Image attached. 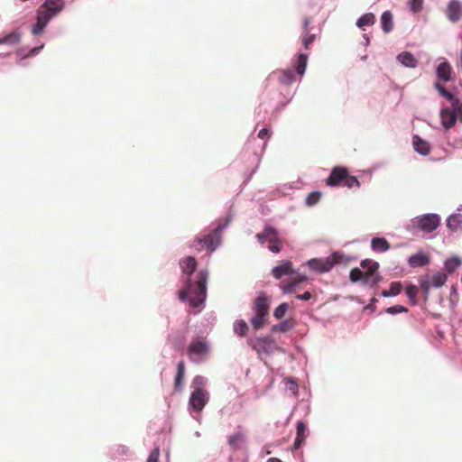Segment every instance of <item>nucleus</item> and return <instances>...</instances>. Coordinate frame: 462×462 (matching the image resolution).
Here are the masks:
<instances>
[{
  "label": "nucleus",
  "instance_id": "1",
  "mask_svg": "<svg viewBox=\"0 0 462 462\" xmlns=\"http://www.w3.org/2000/svg\"><path fill=\"white\" fill-rule=\"evenodd\" d=\"M180 267L183 273V282L185 287L179 291V299L185 301L188 299L192 308H198L202 305L207 298V282L208 279V271L200 270L198 273V280L193 282L191 275L197 268V261L192 256H187L180 261Z\"/></svg>",
  "mask_w": 462,
  "mask_h": 462
},
{
  "label": "nucleus",
  "instance_id": "2",
  "mask_svg": "<svg viewBox=\"0 0 462 462\" xmlns=\"http://www.w3.org/2000/svg\"><path fill=\"white\" fill-rule=\"evenodd\" d=\"M64 7V0H45L37 11L36 22L31 29L32 34L38 36L43 33L49 23L60 14Z\"/></svg>",
  "mask_w": 462,
  "mask_h": 462
},
{
  "label": "nucleus",
  "instance_id": "3",
  "mask_svg": "<svg viewBox=\"0 0 462 462\" xmlns=\"http://www.w3.org/2000/svg\"><path fill=\"white\" fill-rule=\"evenodd\" d=\"M439 223L440 217L438 214L429 213L413 217L405 228L412 235H418L420 231L430 233L438 228Z\"/></svg>",
  "mask_w": 462,
  "mask_h": 462
},
{
  "label": "nucleus",
  "instance_id": "4",
  "mask_svg": "<svg viewBox=\"0 0 462 462\" xmlns=\"http://www.w3.org/2000/svg\"><path fill=\"white\" fill-rule=\"evenodd\" d=\"M349 258L340 252H334L325 258H312L307 261L308 268L317 273L330 272L336 264L346 263Z\"/></svg>",
  "mask_w": 462,
  "mask_h": 462
},
{
  "label": "nucleus",
  "instance_id": "5",
  "mask_svg": "<svg viewBox=\"0 0 462 462\" xmlns=\"http://www.w3.org/2000/svg\"><path fill=\"white\" fill-rule=\"evenodd\" d=\"M233 217L227 216L222 224H218L211 234L204 236L203 237H197L191 247L197 248L198 245H205L211 252H214L221 245V233L228 226L232 221Z\"/></svg>",
  "mask_w": 462,
  "mask_h": 462
},
{
  "label": "nucleus",
  "instance_id": "6",
  "mask_svg": "<svg viewBox=\"0 0 462 462\" xmlns=\"http://www.w3.org/2000/svg\"><path fill=\"white\" fill-rule=\"evenodd\" d=\"M269 306V298L266 296V294L263 292L259 293L254 301L253 310L254 315L250 319L251 325L254 330H259L265 324L267 320Z\"/></svg>",
  "mask_w": 462,
  "mask_h": 462
},
{
  "label": "nucleus",
  "instance_id": "7",
  "mask_svg": "<svg viewBox=\"0 0 462 462\" xmlns=\"http://www.w3.org/2000/svg\"><path fill=\"white\" fill-rule=\"evenodd\" d=\"M209 401V393L203 388H195L189 399V407L193 419L200 421V412Z\"/></svg>",
  "mask_w": 462,
  "mask_h": 462
},
{
  "label": "nucleus",
  "instance_id": "8",
  "mask_svg": "<svg viewBox=\"0 0 462 462\" xmlns=\"http://www.w3.org/2000/svg\"><path fill=\"white\" fill-rule=\"evenodd\" d=\"M247 343L258 354L260 357L263 356H270L277 347L275 342L269 337H256L247 339Z\"/></svg>",
  "mask_w": 462,
  "mask_h": 462
},
{
  "label": "nucleus",
  "instance_id": "9",
  "mask_svg": "<svg viewBox=\"0 0 462 462\" xmlns=\"http://www.w3.org/2000/svg\"><path fill=\"white\" fill-rule=\"evenodd\" d=\"M440 118L441 124L446 129L452 127L457 118H460L462 121V102L453 100L450 107L441 109Z\"/></svg>",
  "mask_w": 462,
  "mask_h": 462
},
{
  "label": "nucleus",
  "instance_id": "10",
  "mask_svg": "<svg viewBox=\"0 0 462 462\" xmlns=\"http://www.w3.org/2000/svg\"><path fill=\"white\" fill-rule=\"evenodd\" d=\"M209 352V346L207 340L203 337H196L194 338L189 347L188 353L190 358V361L193 363H200L205 357L208 356Z\"/></svg>",
  "mask_w": 462,
  "mask_h": 462
},
{
  "label": "nucleus",
  "instance_id": "11",
  "mask_svg": "<svg viewBox=\"0 0 462 462\" xmlns=\"http://www.w3.org/2000/svg\"><path fill=\"white\" fill-rule=\"evenodd\" d=\"M448 280L447 273L438 271L431 276H425L420 280V286L427 296L432 287H442Z\"/></svg>",
  "mask_w": 462,
  "mask_h": 462
},
{
  "label": "nucleus",
  "instance_id": "12",
  "mask_svg": "<svg viewBox=\"0 0 462 462\" xmlns=\"http://www.w3.org/2000/svg\"><path fill=\"white\" fill-rule=\"evenodd\" d=\"M361 264L363 267L368 268V272L364 273L361 282L370 287L375 286L381 280V277L377 273L379 268L378 263L366 259L362 261Z\"/></svg>",
  "mask_w": 462,
  "mask_h": 462
},
{
  "label": "nucleus",
  "instance_id": "13",
  "mask_svg": "<svg viewBox=\"0 0 462 462\" xmlns=\"http://www.w3.org/2000/svg\"><path fill=\"white\" fill-rule=\"evenodd\" d=\"M268 79L282 86H290L295 81V72L291 69L273 71Z\"/></svg>",
  "mask_w": 462,
  "mask_h": 462
},
{
  "label": "nucleus",
  "instance_id": "14",
  "mask_svg": "<svg viewBox=\"0 0 462 462\" xmlns=\"http://www.w3.org/2000/svg\"><path fill=\"white\" fill-rule=\"evenodd\" d=\"M348 171L346 167L337 166L334 167L330 172V175L326 180L328 186L336 187L340 182H344Z\"/></svg>",
  "mask_w": 462,
  "mask_h": 462
},
{
  "label": "nucleus",
  "instance_id": "15",
  "mask_svg": "<svg viewBox=\"0 0 462 462\" xmlns=\"http://www.w3.org/2000/svg\"><path fill=\"white\" fill-rule=\"evenodd\" d=\"M246 435L242 430H237L229 435L227 438L228 446L233 451H238L242 449L246 445Z\"/></svg>",
  "mask_w": 462,
  "mask_h": 462
},
{
  "label": "nucleus",
  "instance_id": "16",
  "mask_svg": "<svg viewBox=\"0 0 462 462\" xmlns=\"http://www.w3.org/2000/svg\"><path fill=\"white\" fill-rule=\"evenodd\" d=\"M45 42H42L39 45L32 48H21L16 51L17 64L23 66V60L27 58H32L39 54L40 51L44 47Z\"/></svg>",
  "mask_w": 462,
  "mask_h": 462
},
{
  "label": "nucleus",
  "instance_id": "17",
  "mask_svg": "<svg viewBox=\"0 0 462 462\" xmlns=\"http://www.w3.org/2000/svg\"><path fill=\"white\" fill-rule=\"evenodd\" d=\"M448 20L457 22L462 16V4L458 0H450L446 10Z\"/></svg>",
  "mask_w": 462,
  "mask_h": 462
},
{
  "label": "nucleus",
  "instance_id": "18",
  "mask_svg": "<svg viewBox=\"0 0 462 462\" xmlns=\"http://www.w3.org/2000/svg\"><path fill=\"white\" fill-rule=\"evenodd\" d=\"M294 273L291 261H284L282 264L273 267L272 270L273 277L278 280L283 276L291 275Z\"/></svg>",
  "mask_w": 462,
  "mask_h": 462
},
{
  "label": "nucleus",
  "instance_id": "19",
  "mask_svg": "<svg viewBox=\"0 0 462 462\" xmlns=\"http://www.w3.org/2000/svg\"><path fill=\"white\" fill-rule=\"evenodd\" d=\"M429 263H430L429 256L421 251L418 252L415 254L411 255L408 258V264L411 268L423 267V266H426L427 264H429Z\"/></svg>",
  "mask_w": 462,
  "mask_h": 462
},
{
  "label": "nucleus",
  "instance_id": "20",
  "mask_svg": "<svg viewBox=\"0 0 462 462\" xmlns=\"http://www.w3.org/2000/svg\"><path fill=\"white\" fill-rule=\"evenodd\" d=\"M397 60L405 68L415 69L418 66V60L410 51H402L396 57Z\"/></svg>",
  "mask_w": 462,
  "mask_h": 462
},
{
  "label": "nucleus",
  "instance_id": "21",
  "mask_svg": "<svg viewBox=\"0 0 462 462\" xmlns=\"http://www.w3.org/2000/svg\"><path fill=\"white\" fill-rule=\"evenodd\" d=\"M412 145L415 152L422 156H426L430 153V143L417 134L413 135L412 137Z\"/></svg>",
  "mask_w": 462,
  "mask_h": 462
},
{
  "label": "nucleus",
  "instance_id": "22",
  "mask_svg": "<svg viewBox=\"0 0 462 462\" xmlns=\"http://www.w3.org/2000/svg\"><path fill=\"white\" fill-rule=\"evenodd\" d=\"M452 69L447 60L441 61L436 69L438 79L444 82H448L451 79Z\"/></svg>",
  "mask_w": 462,
  "mask_h": 462
},
{
  "label": "nucleus",
  "instance_id": "23",
  "mask_svg": "<svg viewBox=\"0 0 462 462\" xmlns=\"http://www.w3.org/2000/svg\"><path fill=\"white\" fill-rule=\"evenodd\" d=\"M447 226L452 232L462 233V214L454 213L447 219Z\"/></svg>",
  "mask_w": 462,
  "mask_h": 462
},
{
  "label": "nucleus",
  "instance_id": "24",
  "mask_svg": "<svg viewBox=\"0 0 462 462\" xmlns=\"http://www.w3.org/2000/svg\"><path fill=\"white\" fill-rule=\"evenodd\" d=\"M277 234V230L274 227L271 226H266L263 232L258 233L256 235V238L260 244H264L265 242H269L270 240H275Z\"/></svg>",
  "mask_w": 462,
  "mask_h": 462
},
{
  "label": "nucleus",
  "instance_id": "25",
  "mask_svg": "<svg viewBox=\"0 0 462 462\" xmlns=\"http://www.w3.org/2000/svg\"><path fill=\"white\" fill-rule=\"evenodd\" d=\"M390 247V243L383 237H374L371 240V248L375 253H384Z\"/></svg>",
  "mask_w": 462,
  "mask_h": 462
},
{
  "label": "nucleus",
  "instance_id": "26",
  "mask_svg": "<svg viewBox=\"0 0 462 462\" xmlns=\"http://www.w3.org/2000/svg\"><path fill=\"white\" fill-rule=\"evenodd\" d=\"M308 63V55L305 53H300L297 57L294 68L295 72L300 78H302L306 72Z\"/></svg>",
  "mask_w": 462,
  "mask_h": 462
},
{
  "label": "nucleus",
  "instance_id": "27",
  "mask_svg": "<svg viewBox=\"0 0 462 462\" xmlns=\"http://www.w3.org/2000/svg\"><path fill=\"white\" fill-rule=\"evenodd\" d=\"M461 264L462 260L458 256H453L445 260L444 269L447 273H453Z\"/></svg>",
  "mask_w": 462,
  "mask_h": 462
},
{
  "label": "nucleus",
  "instance_id": "28",
  "mask_svg": "<svg viewBox=\"0 0 462 462\" xmlns=\"http://www.w3.org/2000/svg\"><path fill=\"white\" fill-rule=\"evenodd\" d=\"M382 29L385 33L390 32L393 28V14L390 11H385L381 16Z\"/></svg>",
  "mask_w": 462,
  "mask_h": 462
},
{
  "label": "nucleus",
  "instance_id": "29",
  "mask_svg": "<svg viewBox=\"0 0 462 462\" xmlns=\"http://www.w3.org/2000/svg\"><path fill=\"white\" fill-rule=\"evenodd\" d=\"M185 375V365L182 361L179 362L177 365V373L174 380L175 389L178 391H181L182 389V380Z\"/></svg>",
  "mask_w": 462,
  "mask_h": 462
},
{
  "label": "nucleus",
  "instance_id": "30",
  "mask_svg": "<svg viewBox=\"0 0 462 462\" xmlns=\"http://www.w3.org/2000/svg\"><path fill=\"white\" fill-rule=\"evenodd\" d=\"M375 22V16L372 13H367L361 17H359L356 21V25L360 29H365V26L373 25Z\"/></svg>",
  "mask_w": 462,
  "mask_h": 462
},
{
  "label": "nucleus",
  "instance_id": "31",
  "mask_svg": "<svg viewBox=\"0 0 462 462\" xmlns=\"http://www.w3.org/2000/svg\"><path fill=\"white\" fill-rule=\"evenodd\" d=\"M21 33L17 31H14L5 36L0 38V44L14 45L20 42Z\"/></svg>",
  "mask_w": 462,
  "mask_h": 462
},
{
  "label": "nucleus",
  "instance_id": "32",
  "mask_svg": "<svg viewBox=\"0 0 462 462\" xmlns=\"http://www.w3.org/2000/svg\"><path fill=\"white\" fill-rule=\"evenodd\" d=\"M234 332L239 337H245L248 332V325L243 319H238L234 322Z\"/></svg>",
  "mask_w": 462,
  "mask_h": 462
},
{
  "label": "nucleus",
  "instance_id": "33",
  "mask_svg": "<svg viewBox=\"0 0 462 462\" xmlns=\"http://www.w3.org/2000/svg\"><path fill=\"white\" fill-rule=\"evenodd\" d=\"M418 292H419V288L416 285L409 284L406 287V295L409 298V300L412 305L417 304Z\"/></svg>",
  "mask_w": 462,
  "mask_h": 462
},
{
  "label": "nucleus",
  "instance_id": "34",
  "mask_svg": "<svg viewBox=\"0 0 462 462\" xmlns=\"http://www.w3.org/2000/svg\"><path fill=\"white\" fill-rule=\"evenodd\" d=\"M298 286L299 282H296V280H292L287 282H282L280 285V288L283 294H289L294 292Z\"/></svg>",
  "mask_w": 462,
  "mask_h": 462
},
{
  "label": "nucleus",
  "instance_id": "35",
  "mask_svg": "<svg viewBox=\"0 0 462 462\" xmlns=\"http://www.w3.org/2000/svg\"><path fill=\"white\" fill-rule=\"evenodd\" d=\"M292 328H293L292 323L290 320L285 319L279 324L273 325L272 327V331L273 332H276V331L287 332L290 329H291Z\"/></svg>",
  "mask_w": 462,
  "mask_h": 462
},
{
  "label": "nucleus",
  "instance_id": "36",
  "mask_svg": "<svg viewBox=\"0 0 462 462\" xmlns=\"http://www.w3.org/2000/svg\"><path fill=\"white\" fill-rule=\"evenodd\" d=\"M286 389L291 393L293 396H297L299 393V386L296 381L291 377L284 380Z\"/></svg>",
  "mask_w": 462,
  "mask_h": 462
},
{
  "label": "nucleus",
  "instance_id": "37",
  "mask_svg": "<svg viewBox=\"0 0 462 462\" xmlns=\"http://www.w3.org/2000/svg\"><path fill=\"white\" fill-rule=\"evenodd\" d=\"M289 310V304L286 302L281 303L273 311V317L277 319H282Z\"/></svg>",
  "mask_w": 462,
  "mask_h": 462
},
{
  "label": "nucleus",
  "instance_id": "38",
  "mask_svg": "<svg viewBox=\"0 0 462 462\" xmlns=\"http://www.w3.org/2000/svg\"><path fill=\"white\" fill-rule=\"evenodd\" d=\"M343 183H344V186H346L349 189L360 187V182L357 180V178L355 176L349 175L348 173L346 174V177L345 178Z\"/></svg>",
  "mask_w": 462,
  "mask_h": 462
},
{
  "label": "nucleus",
  "instance_id": "39",
  "mask_svg": "<svg viewBox=\"0 0 462 462\" xmlns=\"http://www.w3.org/2000/svg\"><path fill=\"white\" fill-rule=\"evenodd\" d=\"M423 1L424 0H410L408 2L409 9L414 14L420 13L422 10Z\"/></svg>",
  "mask_w": 462,
  "mask_h": 462
},
{
  "label": "nucleus",
  "instance_id": "40",
  "mask_svg": "<svg viewBox=\"0 0 462 462\" xmlns=\"http://www.w3.org/2000/svg\"><path fill=\"white\" fill-rule=\"evenodd\" d=\"M321 198V193L319 191H312L306 198V204L309 206H313L319 202Z\"/></svg>",
  "mask_w": 462,
  "mask_h": 462
},
{
  "label": "nucleus",
  "instance_id": "41",
  "mask_svg": "<svg viewBox=\"0 0 462 462\" xmlns=\"http://www.w3.org/2000/svg\"><path fill=\"white\" fill-rule=\"evenodd\" d=\"M364 272L359 268H354L351 270L349 279L352 282H361L363 279Z\"/></svg>",
  "mask_w": 462,
  "mask_h": 462
},
{
  "label": "nucleus",
  "instance_id": "42",
  "mask_svg": "<svg viewBox=\"0 0 462 462\" xmlns=\"http://www.w3.org/2000/svg\"><path fill=\"white\" fill-rule=\"evenodd\" d=\"M385 312L390 315H396L402 312H408V309L402 305H394L387 308Z\"/></svg>",
  "mask_w": 462,
  "mask_h": 462
},
{
  "label": "nucleus",
  "instance_id": "43",
  "mask_svg": "<svg viewBox=\"0 0 462 462\" xmlns=\"http://www.w3.org/2000/svg\"><path fill=\"white\" fill-rule=\"evenodd\" d=\"M402 290V284L400 282H393L390 285V294L392 297L397 296L401 293Z\"/></svg>",
  "mask_w": 462,
  "mask_h": 462
},
{
  "label": "nucleus",
  "instance_id": "44",
  "mask_svg": "<svg viewBox=\"0 0 462 462\" xmlns=\"http://www.w3.org/2000/svg\"><path fill=\"white\" fill-rule=\"evenodd\" d=\"M268 243H269L268 249L272 253L277 254L281 251V242L278 238V234L276 235L275 240H273V241L270 240Z\"/></svg>",
  "mask_w": 462,
  "mask_h": 462
},
{
  "label": "nucleus",
  "instance_id": "45",
  "mask_svg": "<svg viewBox=\"0 0 462 462\" xmlns=\"http://www.w3.org/2000/svg\"><path fill=\"white\" fill-rule=\"evenodd\" d=\"M316 39L315 34H310L309 32H304V35L302 36V45L305 49H308L310 44H311Z\"/></svg>",
  "mask_w": 462,
  "mask_h": 462
},
{
  "label": "nucleus",
  "instance_id": "46",
  "mask_svg": "<svg viewBox=\"0 0 462 462\" xmlns=\"http://www.w3.org/2000/svg\"><path fill=\"white\" fill-rule=\"evenodd\" d=\"M306 431H307V426L304 422L302 421H298L297 422V425H296V437H304V439L307 438V434H306Z\"/></svg>",
  "mask_w": 462,
  "mask_h": 462
},
{
  "label": "nucleus",
  "instance_id": "47",
  "mask_svg": "<svg viewBox=\"0 0 462 462\" xmlns=\"http://www.w3.org/2000/svg\"><path fill=\"white\" fill-rule=\"evenodd\" d=\"M207 383V378L202 375H196L192 381V385L195 388H203Z\"/></svg>",
  "mask_w": 462,
  "mask_h": 462
},
{
  "label": "nucleus",
  "instance_id": "48",
  "mask_svg": "<svg viewBox=\"0 0 462 462\" xmlns=\"http://www.w3.org/2000/svg\"><path fill=\"white\" fill-rule=\"evenodd\" d=\"M160 452L158 448H154L149 454L147 462H158Z\"/></svg>",
  "mask_w": 462,
  "mask_h": 462
},
{
  "label": "nucleus",
  "instance_id": "49",
  "mask_svg": "<svg viewBox=\"0 0 462 462\" xmlns=\"http://www.w3.org/2000/svg\"><path fill=\"white\" fill-rule=\"evenodd\" d=\"M258 137L262 140L268 139L270 137L269 130L265 127L262 128L258 133Z\"/></svg>",
  "mask_w": 462,
  "mask_h": 462
},
{
  "label": "nucleus",
  "instance_id": "50",
  "mask_svg": "<svg viewBox=\"0 0 462 462\" xmlns=\"http://www.w3.org/2000/svg\"><path fill=\"white\" fill-rule=\"evenodd\" d=\"M296 298L300 300H310L311 299V293L310 291H305L302 294H298Z\"/></svg>",
  "mask_w": 462,
  "mask_h": 462
},
{
  "label": "nucleus",
  "instance_id": "51",
  "mask_svg": "<svg viewBox=\"0 0 462 462\" xmlns=\"http://www.w3.org/2000/svg\"><path fill=\"white\" fill-rule=\"evenodd\" d=\"M311 23V19L310 17H305L302 21V29L304 32H309V26Z\"/></svg>",
  "mask_w": 462,
  "mask_h": 462
},
{
  "label": "nucleus",
  "instance_id": "52",
  "mask_svg": "<svg viewBox=\"0 0 462 462\" xmlns=\"http://www.w3.org/2000/svg\"><path fill=\"white\" fill-rule=\"evenodd\" d=\"M305 439H304V437L302 436L296 437L294 440V448H299L302 445V443H304Z\"/></svg>",
  "mask_w": 462,
  "mask_h": 462
},
{
  "label": "nucleus",
  "instance_id": "53",
  "mask_svg": "<svg viewBox=\"0 0 462 462\" xmlns=\"http://www.w3.org/2000/svg\"><path fill=\"white\" fill-rule=\"evenodd\" d=\"M442 97H444L448 101H450L451 104L453 103V100H458L457 98L454 97V96L448 90H446V92L442 95Z\"/></svg>",
  "mask_w": 462,
  "mask_h": 462
},
{
  "label": "nucleus",
  "instance_id": "54",
  "mask_svg": "<svg viewBox=\"0 0 462 462\" xmlns=\"http://www.w3.org/2000/svg\"><path fill=\"white\" fill-rule=\"evenodd\" d=\"M435 88L439 92V94L442 96L445 92H446V88L439 83V82H436L435 83Z\"/></svg>",
  "mask_w": 462,
  "mask_h": 462
},
{
  "label": "nucleus",
  "instance_id": "55",
  "mask_svg": "<svg viewBox=\"0 0 462 462\" xmlns=\"http://www.w3.org/2000/svg\"><path fill=\"white\" fill-rule=\"evenodd\" d=\"M295 280H296V282H299V284H300L303 282H306L308 280V278L306 275H299Z\"/></svg>",
  "mask_w": 462,
  "mask_h": 462
},
{
  "label": "nucleus",
  "instance_id": "56",
  "mask_svg": "<svg viewBox=\"0 0 462 462\" xmlns=\"http://www.w3.org/2000/svg\"><path fill=\"white\" fill-rule=\"evenodd\" d=\"M382 296L384 297V298L392 297V295L390 294L389 290H383L382 291Z\"/></svg>",
  "mask_w": 462,
  "mask_h": 462
},
{
  "label": "nucleus",
  "instance_id": "57",
  "mask_svg": "<svg viewBox=\"0 0 462 462\" xmlns=\"http://www.w3.org/2000/svg\"><path fill=\"white\" fill-rule=\"evenodd\" d=\"M457 66H458V68L462 69V49H461V51H460L459 60H458Z\"/></svg>",
  "mask_w": 462,
  "mask_h": 462
},
{
  "label": "nucleus",
  "instance_id": "58",
  "mask_svg": "<svg viewBox=\"0 0 462 462\" xmlns=\"http://www.w3.org/2000/svg\"><path fill=\"white\" fill-rule=\"evenodd\" d=\"M364 40H365V44L368 45L369 44V38L365 34L364 35Z\"/></svg>",
  "mask_w": 462,
  "mask_h": 462
},
{
  "label": "nucleus",
  "instance_id": "59",
  "mask_svg": "<svg viewBox=\"0 0 462 462\" xmlns=\"http://www.w3.org/2000/svg\"><path fill=\"white\" fill-rule=\"evenodd\" d=\"M194 434H195V436H196L197 438H199V437H200V432H199V431H196Z\"/></svg>",
  "mask_w": 462,
  "mask_h": 462
},
{
  "label": "nucleus",
  "instance_id": "60",
  "mask_svg": "<svg viewBox=\"0 0 462 462\" xmlns=\"http://www.w3.org/2000/svg\"><path fill=\"white\" fill-rule=\"evenodd\" d=\"M375 301H376V299H375V298H373V299H372V303H375Z\"/></svg>",
  "mask_w": 462,
  "mask_h": 462
},
{
  "label": "nucleus",
  "instance_id": "61",
  "mask_svg": "<svg viewBox=\"0 0 462 462\" xmlns=\"http://www.w3.org/2000/svg\"><path fill=\"white\" fill-rule=\"evenodd\" d=\"M361 59H362L363 60H365L366 59V56L365 55V56H363Z\"/></svg>",
  "mask_w": 462,
  "mask_h": 462
}]
</instances>
